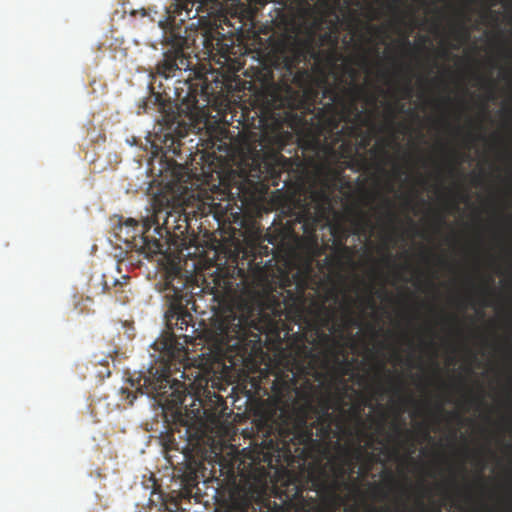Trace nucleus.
<instances>
[{
  "mask_svg": "<svg viewBox=\"0 0 512 512\" xmlns=\"http://www.w3.org/2000/svg\"><path fill=\"white\" fill-rule=\"evenodd\" d=\"M345 73L351 78V83L346 87L339 85H327L323 90V97L330 100L316 114L318 120L317 134L305 136L295 135V118L288 111L279 109L270 113L263 112L258 120L259 146L249 150V155L242 160L240 178L243 185L247 184L256 189L257 186H265L276 180L282 170L288 169L289 160L281 151L286 146L297 143L302 150V155L308 166L316 164L323 149L321 137L326 140L336 135V140L344 136L352 135L356 128L354 120H359V112L356 99L363 92V87L355 83L358 75L356 69L349 65L344 66Z\"/></svg>",
  "mask_w": 512,
  "mask_h": 512,
  "instance_id": "f257e3e1",
  "label": "nucleus"
},
{
  "mask_svg": "<svg viewBox=\"0 0 512 512\" xmlns=\"http://www.w3.org/2000/svg\"><path fill=\"white\" fill-rule=\"evenodd\" d=\"M275 64L283 68L281 79L274 85V98L279 106L292 107L312 81L309 69L299 68L303 62L314 61L313 70L323 78L343 59L339 48L315 49L313 38L283 35L274 46Z\"/></svg>",
  "mask_w": 512,
  "mask_h": 512,
  "instance_id": "f03ea898",
  "label": "nucleus"
},
{
  "mask_svg": "<svg viewBox=\"0 0 512 512\" xmlns=\"http://www.w3.org/2000/svg\"><path fill=\"white\" fill-rule=\"evenodd\" d=\"M248 305L230 307L214 323L215 338L231 365L245 362L262 351L261 327Z\"/></svg>",
  "mask_w": 512,
  "mask_h": 512,
  "instance_id": "7ed1b4c3",
  "label": "nucleus"
},
{
  "mask_svg": "<svg viewBox=\"0 0 512 512\" xmlns=\"http://www.w3.org/2000/svg\"><path fill=\"white\" fill-rule=\"evenodd\" d=\"M189 216L181 206H171L169 200L165 207L154 206V213L147 218L138 233L141 249L149 255L162 252L161 239L175 244L182 239L190 227Z\"/></svg>",
  "mask_w": 512,
  "mask_h": 512,
  "instance_id": "20e7f679",
  "label": "nucleus"
},
{
  "mask_svg": "<svg viewBox=\"0 0 512 512\" xmlns=\"http://www.w3.org/2000/svg\"><path fill=\"white\" fill-rule=\"evenodd\" d=\"M164 297L168 309L165 312L166 326L172 333L161 343L162 349L171 357L177 352H184L185 348L176 340L174 329L187 331L193 322V316L188 311L191 304L195 309L193 293L190 291L188 281L178 274L169 275L164 286Z\"/></svg>",
  "mask_w": 512,
  "mask_h": 512,
  "instance_id": "39448f33",
  "label": "nucleus"
},
{
  "mask_svg": "<svg viewBox=\"0 0 512 512\" xmlns=\"http://www.w3.org/2000/svg\"><path fill=\"white\" fill-rule=\"evenodd\" d=\"M137 391L153 396L159 404L168 409L182 406L186 397L184 384L178 380H171L166 368L160 372L157 370L152 377H144L143 384L137 387Z\"/></svg>",
  "mask_w": 512,
  "mask_h": 512,
  "instance_id": "423d86ee",
  "label": "nucleus"
},
{
  "mask_svg": "<svg viewBox=\"0 0 512 512\" xmlns=\"http://www.w3.org/2000/svg\"><path fill=\"white\" fill-rule=\"evenodd\" d=\"M310 204L312 207H304L297 220L302 224L303 233L307 237H313L319 224L326 218L331 209V193L329 186L324 185L319 189L310 191Z\"/></svg>",
  "mask_w": 512,
  "mask_h": 512,
  "instance_id": "0eeeda50",
  "label": "nucleus"
},
{
  "mask_svg": "<svg viewBox=\"0 0 512 512\" xmlns=\"http://www.w3.org/2000/svg\"><path fill=\"white\" fill-rule=\"evenodd\" d=\"M274 455L270 452L262 453L252 458L248 466H244L241 477L245 482L244 495H265L268 489L269 470L273 467Z\"/></svg>",
  "mask_w": 512,
  "mask_h": 512,
  "instance_id": "6e6552de",
  "label": "nucleus"
},
{
  "mask_svg": "<svg viewBox=\"0 0 512 512\" xmlns=\"http://www.w3.org/2000/svg\"><path fill=\"white\" fill-rule=\"evenodd\" d=\"M236 18L238 19L239 23L238 27H234V25L230 23V20L227 17H224L225 24L232 27V29L224 31V28L221 27L222 32H220L218 29L215 31H210L209 35H207L205 38V47L208 49H214L219 53V63L228 64L229 61L232 60L230 50L233 49V40L232 38L225 39V36L230 35L232 37L235 32H238L242 29V21L238 17Z\"/></svg>",
  "mask_w": 512,
  "mask_h": 512,
  "instance_id": "1a4fd4ad",
  "label": "nucleus"
},
{
  "mask_svg": "<svg viewBox=\"0 0 512 512\" xmlns=\"http://www.w3.org/2000/svg\"><path fill=\"white\" fill-rule=\"evenodd\" d=\"M190 66V59L184 51L181 48H173L164 52L162 60L156 65V73L169 79L175 77L177 72L189 70Z\"/></svg>",
  "mask_w": 512,
  "mask_h": 512,
  "instance_id": "9d476101",
  "label": "nucleus"
},
{
  "mask_svg": "<svg viewBox=\"0 0 512 512\" xmlns=\"http://www.w3.org/2000/svg\"><path fill=\"white\" fill-rule=\"evenodd\" d=\"M235 273L236 267L232 271L229 269H217L213 276L211 293L213 298L219 303L229 301L236 294L239 284L237 283Z\"/></svg>",
  "mask_w": 512,
  "mask_h": 512,
  "instance_id": "9b49d317",
  "label": "nucleus"
},
{
  "mask_svg": "<svg viewBox=\"0 0 512 512\" xmlns=\"http://www.w3.org/2000/svg\"><path fill=\"white\" fill-rule=\"evenodd\" d=\"M278 435L288 437L289 440H283L281 450L285 456H291L289 441L297 444H307L312 441V427H309L305 420L293 425L292 427H282L279 429Z\"/></svg>",
  "mask_w": 512,
  "mask_h": 512,
  "instance_id": "f8f14e48",
  "label": "nucleus"
},
{
  "mask_svg": "<svg viewBox=\"0 0 512 512\" xmlns=\"http://www.w3.org/2000/svg\"><path fill=\"white\" fill-rule=\"evenodd\" d=\"M205 0H174L167 9L168 18L173 22H185L196 18Z\"/></svg>",
  "mask_w": 512,
  "mask_h": 512,
  "instance_id": "ddd939ff",
  "label": "nucleus"
},
{
  "mask_svg": "<svg viewBox=\"0 0 512 512\" xmlns=\"http://www.w3.org/2000/svg\"><path fill=\"white\" fill-rule=\"evenodd\" d=\"M297 292H288V299L285 302L286 309L293 313L299 321H304L307 314H311L312 310L307 307V298L305 295V285L303 283L297 284Z\"/></svg>",
  "mask_w": 512,
  "mask_h": 512,
  "instance_id": "4468645a",
  "label": "nucleus"
},
{
  "mask_svg": "<svg viewBox=\"0 0 512 512\" xmlns=\"http://www.w3.org/2000/svg\"><path fill=\"white\" fill-rule=\"evenodd\" d=\"M184 84L187 86L188 91L186 95L181 98V103L185 107L184 110L187 113H193L199 109L198 96L204 98L205 101L209 102L210 92L208 91V85H202L200 89L194 86L192 83L185 81Z\"/></svg>",
  "mask_w": 512,
  "mask_h": 512,
  "instance_id": "2eb2a0df",
  "label": "nucleus"
},
{
  "mask_svg": "<svg viewBox=\"0 0 512 512\" xmlns=\"http://www.w3.org/2000/svg\"><path fill=\"white\" fill-rule=\"evenodd\" d=\"M340 40L339 32V18L330 23L328 31L322 33L319 36L320 46H326L327 48H338Z\"/></svg>",
  "mask_w": 512,
  "mask_h": 512,
  "instance_id": "dca6fc26",
  "label": "nucleus"
},
{
  "mask_svg": "<svg viewBox=\"0 0 512 512\" xmlns=\"http://www.w3.org/2000/svg\"><path fill=\"white\" fill-rule=\"evenodd\" d=\"M332 463V470L334 473V476L336 478L335 480V487H338L339 480H343V478L347 474V466H350V459L348 457H344L340 460V462L333 461Z\"/></svg>",
  "mask_w": 512,
  "mask_h": 512,
  "instance_id": "f3484780",
  "label": "nucleus"
},
{
  "mask_svg": "<svg viewBox=\"0 0 512 512\" xmlns=\"http://www.w3.org/2000/svg\"><path fill=\"white\" fill-rule=\"evenodd\" d=\"M355 233L364 231L366 228L371 227V220L367 213L362 210L357 211V218L354 220Z\"/></svg>",
  "mask_w": 512,
  "mask_h": 512,
  "instance_id": "a211bd4d",
  "label": "nucleus"
},
{
  "mask_svg": "<svg viewBox=\"0 0 512 512\" xmlns=\"http://www.w3.org/2000/svg\"><path fill=\"white\" fill-rule=\"evenodd\" d=\"M183 494L191 495L193 493V489L198 485L197 475L195 472L191 471L185 474L183 480Z\"/></svg>",
  "mask_w": 512,
  "mask_h": 512,
  "instance_id": "6ab92c4d",
  "label": "nucleus"
},
{
  "mask_svg": "<svg viewBox=\"0 0 512 512\" xmlns=\"http://www.w3.org/2000/svg\"><path fill=\"white\" fill-rule=\"evenodd\" d=\"M332 415L328 412V408L318 418L317 422L321 425L319 428V435H329L331 431Z\"/></svg>",
  "mask_w": 512,
  "mask_h": 512,
  "instance_id": "aec40b11",
  "label": "nucleus"
},
{
  "mask_svg": "<svg viewBox=\"0 0 512 512\" xmlns=\"http://www.w3.org/2000/svg\"><path fill=\"white\" fill-rule=\"evenodd\" d=\"M312 305L315 307L317 315L320 313L326 314L325 318L323 319V325H328L333 311L327 309L324 304H318L314 299L312 300Z\"/></svg>",
  "mask_w": 512,
  "mask_h": 512,
  "instance_id": "412c9836",
  "label": "nucleus"
},
{
  "mask_svg": "<svg viewBox=\"0 0 512 512\" xmlns=\"http://www.w3.org/2000/svg\"><path fill=\"white\" fill-rule=\"evenodd\" d=\"M126 228V229H131L132 231H136V230H139V224L138 222L133 219V218H129L127 219L124 224H121L119 226V232H118V235H120V233L123 231V229Z\"/></svg>",
  "mask_w": 512,
  "mask_h": 512,
  "instance_id": "4be33fe9",
  "label": "nucleus"
},
{
  "mask_svg": "<svg viewBox=\"0 0 512 512\" xmlns=\"http://www.w3.org/2000/svg\"><path fill=\"white\" fill-rule=\"evenodd\" d=\"M400 92H401V98L402 99H409L412 97V94H413V88H412V85H411V80L408 79L405 83V85H403L400 89Z\"/></svg>",
  "mask_w": 512,
  "mask_h": 512,
  "instance_id": "5701e85b",
  "label": "nucleus"
},
{
  "mask_svg": "<svg viewBox=\"0 0 512 512\" xmlns=\"http://www.w3.org/2000/svg\"><path fill=\"white\" fill-rule=\"evenodd\" d=\"M385 203V206L387 208V213H386V217L388 219V221L392 224H394L397 220V216L396 214L392 211V203L390 200L388 199H385L384 201Z\"/></svg>",
  "mask_w": 512,
  "mask_h": 512,
  "instance_id": "b1692460",
  "label": "nucleus"
},
{
  "mask_svg": "<svg viewBox=\"0 0 512 512\" xmlns=\"http://www.w3.org/2000/svg\"><path fill=\"white\" fill-rule=\"evenodd\" d=\"M213 172H215V167L212 161L208 164L207 170H205V168H202L203 181H208V179L212 177Z\"/></svg>",
  "mask_w": 512,
  "mask_h": 512,
  "instance_id": "393cba45",
  "label": "nucleus"
},
{
  "mask_svg": "<svg viewBox=\"0 0 512 512\" xmlns=\"http://www.w3.org/2000/svg\"><path fill=\"white\" fill-rule=\"evenodd\" d=\"M213 146L216 147L219 151L228 152L230 149V146L227 142L222 141V139H217L216 141H213Z\"/></svg>",
  "mask_w": 512,
  "mask_h": 512,
  "instance_id": "a878e982",
  "label": "nucleus"
},
{
  "mask_svg": "<svg viewBox=\"0 0 512 512\" xmlns=\"http://www.w3.org/2000/svg\"><path fill=\"white\" fill-rule=\"evenodd\" d=\"M466 402L469 405H473V404L482 405L483 404V396L482 395H471L466 399Z\"/></svg>",
  "mask_w": 512,
  "mask_h": 512,
  "instance_id": "bb28decb",
  "label": "nucleus"
},
{
  "mask_svg": "<svg viewBox=\"0 0 512 512\" xmlns=\"http://www.w3.org/2000/svg\"><path fill=\"white\" fill-rule=\"evenodd\" d=\"M389 379L391 380V382H393V385L391 386V391L394 394H400L403 389L402 382L400 380H397V382H395L394 378H392V377H389Z\"/></svg>",
  "mask_w": 512,
  "mask_h": 512,
  "instance_id": "cd10ccee",
  "label": "nucleus"
},
{
  "mask_svg": "<svg viewBox=\"0 0 512 512\" xmlns=\"http://www.w3.org/2000/svg\"><path fill=\"white\" fill-rule=\"evenodd\" d=\"M349 325H357V321L352 316V312H351L350 307L347 308V313L345 315V325H344V327L349 326Z\"/></svg>",
  "mask_w": 512,
  "mask_h": 512,
  "instance_id": "c85d7f7f",
  "label": "nucleus"
},
{
  "mask_svg": "<svg viewBox=\"0 0 512 512\" xmlns=\"http://www.w3.org/2000/svg\"><path fill=\"white\" fill-rule=\"evenodd\" d=\"M455 36L466 40L469 37V32L463 25H461L457 30H455Z\"/></svg>",
  "mask_w": 512,
  "mask_h": 512,
  "instance_id": "c756f323",
  "label": "nucleus"
},
{
  "mask_svg": "<svg viewBox=\"0 0 512 512\" xmlns=\"http://www.w3.org/2000/svg\"><path fill=\"white\" fill-rule=\"evenodd\" d=\"M121 393L126 394V398L129 399V404L133 405L136 395L127 388H122Z\"/></svg>",
  "mask_w": 512,
  "mask_h": 512,
  "instance_id": "7c9ffc66",
  "label": "nucleus"
},
{
  "mask_svg": "<svg viewBox=\"0 0 512 512\" xmlns=\"http://www.w3.org/2000/svg\"><path fill=\"white\" fill-rule=\"evenodd\" d=\"M490 92L489 99H494L495 82L493 80L485 81Z\"/></svg>",
  "mask_w": 512,
  "mask_h": 512,
  "instance_id": "2f4dec72",
  "label": "nucleus"
},
{
  "mask_svg": "<svg viewBox=\"0 0 512 512\" xmlns=\"http://www.w3.org/2000/svg\"><path fill=\"white\" fill-rule=\"evenodd\" d=\"M392 429H393V431H394V433H395L396 435H402V434L404 433V431H403V429H402L401 425H400V424H398V423H393V424H392Z\"/></svg>",
  "mask_w": 512,
  "mask_h": 512,
  "instance_id": "473e14b6",
  "label": "nucleus"
},
{
  "mask_svg": "<svg viewBox=\"0 0 512 512\" xmlns=\"http://www.w3.org/2000/svg\"><path fill=\"white\" fill-rule=\"evenodd\" d=\"M383 262L386 264V265H391L394 263L393 261V257L391 254H387L384 258H383Z\"/></svg>",
  "mask_w": 512,
  "mask_h": 512,
  "instance_id": "72a5a7b5",
  "label": "nucleus"
},
{
  "mask_svg": "<svg viewBox=\"0 0 512 512\" xmlns=\"http://www.w3.org/2000/svg\"><path fill=\"white\" fill-rule=\"evenodd\" d=\"M365 301L369 307L373 308L375 306V302L370 294L365 298Z\"/></svg>",
  "mask_w": 512,
  "mask_h": 512,
  "instance_id": "f704fd0d",
  "label": "nucleus"
},
{
  "mask_svg": "<svg viewBox=\"0 0 512 512\" xmlns=\"http://www.w3.org/2000/svg\"><path fill=\"white\" fill-rule=\"evenodd\" d=\"M481 292L483 294H485V295L491 294L492 293V289L489 286H484V287H482Z\"/></svg>",
  "mask_w": 512,
  "mask_h": 512,
  "instance_id": "c9c22d12",
  "label": "nucleus"
},
{
  "mask_svg": "<svg viewBox=\"0 0 512 512\" xmlns=\"http://www.w3.org/2000/svg\"><path fill=\"white\" fill-rule=\"evenodd\" d=\"M456 172H457V169H456L455 165H454V164H453V165H450V167H449V174H450L451 176H454V174H455Z\"/></svg>",
  "mask_w": 512,
  "mask_h": 512,
  "instance_id": "e433bc0d",
  "label": "nucleus"
},
{
  "mask_svg": "<svg viewBox=\"0 0 512 512\" xmlns=\"http://www.w3.org/2000/svg\"><path fill=\"white\" fill-rule=\"evenodd\" d=\"M403 46H404L405 48L410 49V48H411V43H410V41H409L408 39H405V40L403 41Z\"/></svg>",
  "mask_w": 512,
  "mask_h": 512,
  "instance_id": "4c0bfd02",
  "label": "nucleus"
},
{
  "mask_svg": "<svg viewBox=\"0 0 512 512\" xmlns=\"http://www.w3.org/2000/svg\"><path fill=\"white\" fill-rule=\"evenodd\" d=\"M240 65H241L240 63H237V66L233 65V66L229 67V69H232L234 71H239L240 70Z\"/></svg>",
  "mask_w": 512,
  "mask_h": 512,
  "instance_id": "58836bf2",
  "label": "nucleus"
},
{
  "mask_svg": "<svg viewBox=\"0 0 512 512\" xmlns=\"http://www.w3.org/2000/svg\"><path fill=\"white\" fill-rule=\"evenodd\" d=\"M102 283H103V290L102 291L105 292L109 288V286H108V283H107V281L105 279H103Z\"/></svg>",
  "mask_w": 512,
  "mask_h": 512,
  "instance_id": "ea45409f",
  "label": "nucleus"
},
{
  "mask_svg": "<svg viewBox=\"0 0 512 512\" xmlns=\"http://www.w3.org/2000/svg\"><path fill=\"white\" fill-rule=\"evenodd\" d=\"M220 134L223 135L224 138H227L228 131L226 129H221Z\"/></svg>",
  "mask_w": 512,
  "mask_h": 512,
  "instance_id": "a19ab883",
  "label": "nucleus"
},
{
  "mask_svg": "<svg viewBox=\"0 0 512 512\" xmlns=\"http://www.w3.org/2000/svg\"><path fill=\"white\" fill-rule=\"evenodd\" d=\"M373 201V196L372 195H368L367 196V201H366V205L370 204L371 202Z\"/></svg>",
  "mask_w": 512,
  "mask_h": 512,
  "instance_id": "79ce46f5",
  "label": "nucleus"
},
{
  "mask_svg": "<svg viewBox=\"0 0 512 512\" xmlns=\"http://www.w3.org/2000/svg\"><path fill=\"white\" fill-rule=\"evenodd\" d=\"M450 320L453 322V323H458V318L456 316H451L450 317Z\"/></svg>",
  "mask_w": 512,
  "mask_h": 512,
  "instance_id": "37998d69",
  "label": "nucleus"
},
{
  "mask_svg": "<svg viewBox=\"0 0 512 512\" xmlns=\"http://www.w3.org/2000/svg\"><path fill=\"white\" fill-rule=\"evenodd\" d=\"M350 21H351V24H353V23L357 22L358 20H357V18H356V17L351 16Z\"/></svg>",
  "mask_w": 512,
  "mask_h": 512,
  "instance_id": "c03bdc74",
  "label": "nucleus"
},
{
  "mask_svg": "<svg viewBox=\"0 0 512 512\" xmlns=\"http://www.w3.org/2000/svg\"><path fill=\"white\" fill-rule=\"evenodd\" d=\"M179 337H183L185 339V342L186 343L188 342L189 336H187V335H179Z\"/></svg>",
  "mask_w": 512,
  "mask_h": 512,
  "instance_id": "a18cd8bd",
  "label": "nucleus"
},
{
  "mask_svg": "<svg viewBox=\"0 0 512 512\" xmlns=\"http://www.w3.org/2000/svg\"><path fill=\"white\" fill-rule=\"evenodd\" d=\"M447 55H448V51L447 50H443L442 51V56L444 57V56H447Z\"/></svg>",
  "mask_w": 512,
  "mask_h": 512,
  "instance_id": "49530a36",
  "label": "nucleus"
},
{
  "mask_svg": "<svg viewBox=\"0 0 512 512\" xmlns=\"http://www.w3.org/2000/svg\"><path fill=\"white\" fill-rule=\"evenodd\" d=\"M437 408H438V411H439V412H443V406H442V405H438V407H437Z\"/></svg>",
  "mask_w": 512,
  "mask_h": 512,
  "instance_id": "de8ad7c7",
  "label": "nucleus"
},
{
  "mask_svg": "<svg viewBox=\"0 0 512 512\" xmlns=\"http://www.w3.org/2000/svg\"><path fill=\"white\" fill-rule=\"evenodd\" d=\"M389 481H390V483H394L395 482L392 475L389 476Z\"/></svg>",
  "mask_w": 512,
  "mask_h": 512,
  "instance_id": "09e8293b",
  "label": "nucleus"
},
{
  "mask_svg": "<svg viewBox=\"0 0 512 512\" xmlns=\"http://www.w3.org/2000/svg\"><path fill=\"white\" fill-rule=\"evenodd\" d=\"M427 41H428V38H427V37H425V36H424V37H422V42H423V43H426Z\"/></svg>",
  "mask_w": 512,
  "mask_h": 512,
  "instance_id": "8fccbe9b",
  "label": "nucleus"
},
{
  "mask_svg": "<svg viewBox=\"0 0 512 512\" xmlns=\"http://www.w3.org/2000/svg\"><path fill=\"white\" fill-rule=\"evenodd\" d=\"M177 180H178L179 182H185V180H183V176L178 177V178H177Z\"/></svg>",
  "mask_w": 512,
  "mask_h": 512,
  "instance_id": "3c124183",
  "label": "nucleus"
},
{
  "mask_svg": "<svg viewBox=\"0 0 512 512\" xmlns=\"http://www.w3.org/2000/svg\"><path fill=\"white\" fill-rule=\"evenodd\" d=\"M439 223H440V224H443V223H444V219H443V217H439Z\"/></svg>",
  "mask_w": 512,
  "mask_h": 512,
  "instance_id": "603ef678",
  "label": "nucleus"
},
{
  "mask_svg": "<svg viewBox=\"0 0 512 512\" xmlns=\"http://www.w3.org/2000/svg\"><path fill=\"white\" fill-rule=\"evenodd\" d=\"M379 429H380L381 431L383 430V422H381V423L379 424Z\"/></svg>",
  "mask_w": 512,
  "mask_h": 512,
  "instance_id": "864d4df0",
  "label": "nucleus"
},
{
  "mask_svg": "<svg viewBox=\"0 0 512 512\" xmlns=\"http://www.w3.org/2000/svg\"><path fill=\"white\" fill-rule=\"evenodd\" d=\"M424 435H426V436L430 435V433H429V431L427 429L424 431Z\"/></svg>",
  "mask_w": 512,
  "mask_h": 512,
  "instance_id": "5fc2aeb1",
  "label": "nucleus"
},
{
  "mask_svg": "<svg viewBox=\"0 0 512 512\" xmlns=\"http://www.w3.org/2000/svg\"><path fill=\"white\" fill-rule=\"evenodd\" d=\"M269 243L274 244V240L271 238L268 239Z\"/></svg>",
  "mask_w": 512,
  "mask_h": 512,
  "instance_id": "6e6d98bb",
  "label": "nucleus"
},
{
  "mask_svg": "<svg viewBox=\"0 0 512 512\" xmlns=\"http://www.w3.org/2000/svg\"><path fill=\"white\" fill-rule=\"evenodd\" d=\"M409 222L411 223V225L415 226V223L413 222L412 219L409 218Z\"/></svg>",
  "mask_w": 512,
  "mask_h": 512,
  "instance_id": "4d7b16f0",
  "label": "nucleus"
},
{
  "mask_svg": "<svg viewBox=\"0 0 512 512\" xmlns=\"http://www.w3.org/2000/svg\"><path fill=\"white\" fill-rule=\"evenodd\" d=\"M375 490L380 491V487L378 485H376Z\"/></svg>",
  "mask_w": 512,
  "mask_h": 512,
  "instance_id": "13d9d810",
  "label": "nucleus"
},
{
  "mask_svg": "<svg viewBox=\"0 0 512 512\" xmlns=\"http://www.w3.org/2000/svg\"><path fill=\"white\" fill-rule=\"evenodd\" d=\"M452 415L458 418L460 417L457 413H452Z\"/></svg>",
  "mask_w": 512,
  "mask_h": 512,
  "instance_id": "bf43d9fd",
  "label": "nucleus"
},
{
  "mask_svg": "<svg viewBox=\"0 0 512 512\" xmlns=\"http://www.w3.org/2000/svg\"><path fill=\"white\" fill-rule=\"evenodd\" d=\"M479 480H480L481 482H483V481H484V479H483V477H482L481 475L479 476Z\"/></svg>",
  "mask_w": 512,
  "mask_h": 512,
  "instance_id": "052dcab7",
  "label": "nucleus"
},
{
  "mask_svg": "<svg viewBox=\"0 0 512 512\" xmlns=\"http://www.w3.org/2000/svg\"><path fill=\"white\" fill-rule=\"evenodd\" d=\"M299 494H301V493H300V491H299V490H297V491L295 492V495H299Z\"/></svg>",
  "mask_w": 512,
  "mask_h": 512,
  "instance_id": "680f3d73",
  "label": "nucleus"
},
{
  "mask_svg": "<svg viewBox=\"0 0 512 512\" xmlns=\"http://www.w3.org/2000/svg\"><path fill=\"white\" fill-rule=\"evenodd\" d=\"M368 288H369V293L371 294L372 287H371V286H369Z\"/></svg>",
  "mask_w": 512,
  "mask_h": 512,
  "instance_id": "e2e57ef3",
  "label": "nucleus"
},
{
  "mask_svg": "<svg viewBox=\"0 0 512 512\" xmlns=\"http://www.w3.org/2000/svg\"><path fill=\"white\" fill-rule=\"evenodd\" d=\"M395 2H396L397 4H399V3H400V0H395Z\"/></svg>",
  "mask_w": 512,
  "mask_h": 512,
  "instance_id": "0e129e2a",
  "label": "nucleus"
},
{
  "mask_svg": "<svg viewBox=\"0 0 512 512\" xmlns=\"http://www.w3.org/2000/svg\"><path fill=\"white\" fill-rule=\"evenodd\" d=\"M384 512H388V511H384Z\"/></svg>",
  "mask_w": 512,
  "mask_h": 512,
  "instance_id": "69168bd1",
  "label": "nucleus"
}]
</instances>
